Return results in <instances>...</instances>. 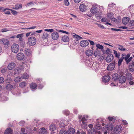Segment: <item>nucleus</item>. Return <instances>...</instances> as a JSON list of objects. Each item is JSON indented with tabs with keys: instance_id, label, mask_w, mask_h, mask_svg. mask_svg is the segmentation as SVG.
Returning a JSON list of instances; mask_svg holds the SVG:
<instances>
[{
	"instance_id": "1",
	"label": "nucleus",
	"mask_w": 134,
	"mask_h": 134,
	"mask_svg": "<svg viewBox=\"0 0 134 134\" xmlns=\"http://www.w3.org/2000/svg\"><path fill=\"white\" fill-rule=\"evenodd\" d=\"M28 43L31 46L35 45L36 43V38L34 37H30L29 39Z\"/></svg>"
},
{
	"instance_id": "2",
	"label": "nucleus",
	"mask_w": 134,
	"mask_h": 134,
	"mask_svg": "<svg viewBox=\"0 0 134 134\" xmlns=\"http://www.w3.org/2000/svg\"><path fill=\"white\" fill-rule=\"evenodd\" d=\"M11 49L13 52L16 53L19 49V47L18 44H14L12 46Z\"/></svg>"
},
{
	"instance_id": "3",
	"label": "nucleus",
	"mask_w": 134,
	"mask_h": 134,
	"mask_svg": "<svg viewBox=\"0 0 134 134\" xmlns=\"http://www.w3.org/2000/svg\"><path fill=\"white\" fill-rule=\"evenodd\" d=\"M97 5L96 4L93 5L92 6L90 10V12L91 13L93 14H96L98 11H99V9L97 7Z\"/></svg>"
},
{
	"instance_id": "4",
	"label": "nucleus",
	"mask_w": 134,
	"mask_h": 134,
	"mask_svg": "<svg viewBox=\"0 0 134 134\" xmlns=\"http://www.w3.org/2000/svg\"><path fill=\"white\" fill-rule=\"evenodd\" d=\"M115 62L113 61L112 62L109 64L108 66L107 69L109 71H111L114 70L115 68Z\"/></svg>"
},
{
	"instance_id": "5",
	"label": "nucleus",
	"mask_w": 134,
	"mask_h": 134,
	"mask_svg": "<svg viewBox=\"0 0 134 134\" xmlns=\"http://www.w3.org/2000/svg\"><path fill=\"white\" fill-rule=\"evenodd\" d=\"M122 130V127L121 125H117L115 127L114 130L115 133L119 134L120 133Z\"/></svg>"
},
{
	"instance_id": "6",
	"label": "nucleus",
	"mask_w": 134,
	"mask_h": 134,
	"mask_svg": "<svg viewBox=\"0 0 134 134\" xmlns=\"http://www.w3.org/2000/svg\"><path fill=\"white\" fill-rule=\"evenodd\" d=\"M121 18L120 16H119L118 17V19H116L115 18L113 17L112 18L111 20L113 21L117 24H119L121 22Z\"/></svg>"
},
{
	"instance_id": "7",
	"label": "nucleus",
	"mask_w": 134,
	"mask_h": 134,
	"mask_svg": "<svg viewBox=\"0 0 134 134\" xmlns=\"http://www.w3.org/2000/svg\"><path fill=\"white\" fill-rule=\"evenodd\" d=\"M110 79V77L108 75L104 76L102 78V81L105 83L109 82Z\"/></svg>"
},
{
	"instance_id": "8",
	"label": "nucleus",
	"mask_w": 134,
	"mask_h": 134,
	"mask_svg": "<svg viewBox=\"0 0 134 134\" xmlns=\"http://www.w3.org/2000/svg\"><path fill=\"white\" fill-rule=\"evenodd\" d=\"M89 44L88 41L86 40H83L81 42L80 46L83 47H85Z\"/></svg>"
},
{
	"instance_id": "9",
	"label": "nucleus",
	"mask_w": 134,
	"mask_h": 134,
	"mask_svg": "<svg viewBox=\"0 0 134 134\" xmlns=\"http://www.w3.org/2000/svg\"><path fill=\"white\" fill-rule=\"evenodd\" d=\"M113 58L114 56L113 55L111 54H109L106 58L105 60L107 63H109L113 60Z\"/></svg>"
},
{
	"instance_id": "10",
	"label": "nucleus",
	"mask_w": 134,
	"mask_h": 134,
	"mask_svg": "<svg viewBox=\"0 0 134 134\" xmlns=\"http://www.w3.org/2000/svg\"><path fill=\"white\" fill-rule=\"evenodd\" d=\"M130 20V19L129 17H125L122 19V22L124 24L126 25L129 23Z\"/></svg>"
},
{
	"instance_id": "11",
	"label": "nucleus",
	"mask_w": 134,
	"mask_h": 134,
	"mask_svg": "<svg viewBox=\"0 0 134 134\" xmlns=\"http://www.w3.org/2000/svg\"><path fill=\"white\" fill-rule=\"evenodd\" d=\"M51 36L52 39L54 40H57L59 37L58 34L56 32H53Z\"/></svg>"
},
{
	"instance_id": "12",
	"label": "nucleus",
	"mask_w": 134,
	"mask_h": 134,
	"mask_svg": "<svg viewBox=\"0 0 134 134\" xmlns=\"http://www.w3.org/2000/svg\"><path fill=\"white\" fill-rule=\"evenodd\" d=\"M0 42L2 43L4 45H8L9 43L8 40L5 38L0 39Z\"/></svg>"
},
{
	"instance_id": "13",
	"label": "nucleus",
	"mask_w": 134,
	"mask_h": 134,
	"mask_svg": "<svg viewBox=\"0 0 134 134\" xmlns=\"http://www.w3.org/2000/svg\"><path fill=\"white\" fill-rule=\"evenodd\" d=\"M24 54L22 53H19L17 55V59L19 60H22L24 57Z\"/></svg>"
},
{
	"instance_id": "14",
	"label": "nucleus",
	"mask_w": 134,
	"mask_h": 134,
	"mask_svg": "<svg viewBox=\"0 0 134 134\" xmlns=\"http://www.w3.org/2000/svg\"><path fill=\"white\" fill-rule=\"evenodd\" d=\"M113 125L112 123L109 122L105 126V128L108 130H112L113 129Z\"/></svg>"
},
{
	"instance_id": "15",
	"label": "nucleus",
	"mask_w": 134,
	"mask_h": 134,
	"mask_svg": "<svg viewBox=\"0 0 134 134\" xmlns=\"http://www.w3.org/2000/svg\"><path fill=\"white\" fill-rule=\"evenodd\" d=\"M119 82L122 83H124L126 81V79L125 77L123 76H121L118 77Z\"/></svg>"
},
{
	"instance_id": "16",
	"label": "nucleus",
	"mask_w": 134,
	"mask_h": 134,
	"mask_svg": "<svg viewBox=\"0 0 134 134\" xmlns=\"http://www.w3.org/2000/svg\"><path fill=\"white\" fill-rule=\"evenodd\" d=\"M79 9L80 11L82 12H85L87 10V7L83 4H81L79 6Z\"/></svg>"
},
{
	"instance_id": "17",
	"label": "nucleus",
	"mask_w": 134,
	"mask_h": 134,
	"mask_svg": "<svg viewBox=\"0 0 134 134\" xmlns=\"http://www.w3.org/2000/svg\"><path fill=\"white\" fill-rule=\"evenodd\" d=\"M129 70L130 71L133 72L134 71V62H132L130 63L129 66Z\"/></svg>"
},
{
	"instance_id": "18",
	"label": "nucleus",
	"mask_w": 134,
	"mask_h": 134,
	"mask_svg": "<svg viewBox=\"0 0 134 134\" xmlns=\"http://www.w3.org/2000/svg\"><path fill=\"white\" fill-rule=\"evenodd\" d=\"M16 86V84L13 86L11 85L7 84L6 86L7 90L10 91L12 88H14Z\"/></svg>"
},
{
	"instance_id": "19",
	"label": "nucleus",
	"mask_w": 134,
	"mask_h": 134,
	"mask_svg": "<svg viewBox=\"0 0 134 134\" xmlns=\"http://www.w3.org/2000/svg\"><path fill=\"white\" fill-rule=\"evenodd\" d=\"M39 132L40 134H46L47 131L45 128L43 127L40 128L39 130Z\"/></svg>"
},
{
	"instance_id": "20",
	"label": "nucleus",
	"mask_w": 134,
	"mask_h": 134,
	"mask_svg": "<svg viewBox=\"0 0 134 134\" xmlns=\"http://www.w3.org/2000/svg\"><path fill=\"white\" fill-rule=\"evenodd\" d=\"M15 65V64L14 63H10L8 65V68L9 70H12L14 68Z\"/></svg>"
},
{
	"instance_id": "21",
	"label": "nucleus",
	"mask_w": 134,
	"mask_h": 134,
	"mask_svg": "<svg viewBox=\"0 0 134 134\" xmlns=\"http://www.w3.org/2000/svg\"><path fill=\"white\" fill-rule=\"evenodd\" d=\"M85 53L86 55L89 57L92 55L93 52L92 50L91 49H88L86 51Z\"/></svg>"
},
{
	"instance_id": "22",
	"label": "nucleus",
	"mask_w": 134,
	"mask_h": 134,
	"mask_svg": "<svg viewBox=\"0 0 134 134\" xmlns=\"http://www.w3.org/2000/svg\"><path fill=\"white\" fill-rule=\"evenodd\" d=\"M96 13V16L97 18L100 19L102 17L101 16L102 14V12H101V10H99Z\"/></svg>"
},
{
	"instance_id": "23",
	"label": "nucleus",
	"mask_w": 134,
	"mask_h": 134,
	"mask_svg": "<svg viewBox=\"0 0 134 134\" xmlns=\"http://www.w3.org/2000/svg\"><path fill=\"white\" fill-rule=\"evenodd\" d=\"M25 53L27 56H29L31 54V51L30 49L25 48Z\"/></svg>"
},
{
	"instance_id": "24",
	"label": "nucleus",
	"mask_w": 134,
	"mask_h": 134,
	"mask_svg": "<svg viewBox=\"0 0 134 134\" xmlns=\"http://www.w3.org/2000/svg\"><path fill=\"white\" fill-rule=\"evenodd\" d=\"M49 129L50 130L54 131L56 129V127L54 124H51L49 126Z\"/></svg>"
},
{
	"instance_id": "25",
	"label": "nucleus",
	"mask_w": 134,
	"mask_h": 134,
	"mask_svg": "<svg viewBox=\"0 0 134 134\" xmlns=\"http://www.w3.org/2000/svg\"><path fill=\"white\" fill-rule=\"evenodd\" d=\"M30 86L32 90H33L36 88L37 85L35 83L32 82L30 83Z\"/></svg>"
},
{
	"instance_id": "26",
	"label": "nucleus",
	"mask_w": 134,
	"mask_h": 134,
	"mask_svg": "<svg viewBox=\"0 0 134 134\" xmlns=\"http://www.w3.org/2000/svg\"><path fill=\"white\" fill-rule=\"evenodd\" d=\"M12 130L10 128H8L5 131L4 134H12Z\"/></svg>"
},
{
	"instance_id": "27",
	"label": "nucleus",
	"mask_w": 134,
	"mask_h": 134,
	"mask_svg": "<svg viewBox=\"0 0 134 134\" xmlns=\"http://www.w3.org/2000/svg\"><path fill=\"white\" fill-rule=\"evenodd\" d=\"M75 131V130L74 129L71 128L68 129L67 133L69 134H74Z\"/></svg>"
},
{
	"instance_id": "28",
	"label": "nucleus",
	"mask_w": 134,
	"mask_h": 134,
	"mask_svg": "<svg viewBox=\"0 0 134 134\" xmlns=\"http://www.w3.org/2000/svg\"><path fill=\"white\" fill-rule=\"evenodd\" d=\"M62 40L64 42H67L69 41V38L67 36L64 35L62 37Z\"/></svg>"
},
{
	"instance_id": "29",
	"label": "nucleus",
	"mask_w": 134,
	"mask_h": 134,
	"mask_svg": "<svg viewBox=\"0 0 134 134\" xmlns=\"http://www.w3.org/2000/svg\"><path fill=\"white\" fill-rule=\"evenodd\" d=\"M6 10H10L11 12V13L14 15H16L18 13V12L16 11L13 9L8 8H5L3 9L4 11Z\"/></svg>"
},
{
	"instance_id": "30",
	"label": "nucleus",
	"mask_w": 134,
	"mask_h": 134,
	"mask_svg": "<svg viewBox=\"0 0 134 134\" xmlns=\"http://www.w3.org/2000/svg\"><path fill=\"white\" fill-rule=\"evenodd\" d=\"M118 75L117 74H114L113 75L112 77V80L113 81H116L118 80Z\"/></svg>"
},
{
	"instance_id": "31",
	"label": "nucleus",
	"mask_w": 134,
	"mask_h": 134,
	"mask_svg": "<svg viewBox=\"0 0 134 134\" xmlns=\"http://www.w3.org/2000/svg\"><path fill=\"white\" fill-rule=\"evenodd\" d=\"M126 75L127 78L129 80H132V74L130 73L127 72L126 73Z\"/></svg>"
},
{
	"instance_id": "32",
	"label": "nucleus",
	"mask_w": 134,
	"mask_h": 134,
	"mask_svg": "<svg viewBox=\"0 0 134 134\" xmlns=\"http://www.w3.org/2000/svg\"><path fill=\"white\" fill-rule=\"evenodd\" d=\"M49 35L47 33L44 32L43 33V34L42 37V38L43 39H47Z\"/></svg>"
},
{
	"instance_id": "33",
	"label": "nucleus",
	"mask_w": 134,
	"mask_h": 134,
	"mask_svg": "<svg viewBox=\"0 0 134 134\" xmlns=\"http://www.w3.org/2000/svg\"><path fill=\"white\" fill-rule=\"evenodd\" d=\"M114 15V14L111 12H110L109 13H108L107 14V18L109 19H111L112 18L111 17Z\"/></svg>"
},
{
	"instance_id": "34",
	"label": "nucleus",
	"mask_w": 134,
	"mask_h": 134,
	"mask_svg": "<svg viewBox=\"0 0 134 134\" xmlns=\"http://www.w3.org/2000/svg\"><path fill=\"white\" fill-rule=\"evenodd\" d=\"M89 134H95L96 130L95 129H90L88 130Z\"/></svg>"
},
{
	"instance_id": "35",
	"label": "nucleus",
	"mask_w": 134,
	"mask_h": 134,
	"mask_svg": "<svg viewBox=\"0 0 134 134\" xmlns=\"http://www.w3.org/2000/svg\"><path fill=\"white\" fill-rule=\"evenodd\" d=\"M22 6L21 4H16L15 5V9L16 10L21 8Z\"/></svg>"
},
{
	"instance_id": "36",
	"label": "nucleus",
	"mask_w": 134,
	"mask_h": 134,
	"mask_svg": "<svg viewBox=\"0 0 134 134\" xmlns=\"http://www.w3.org/2000/svg\"><path fill=\"white\" fill-rule=\"evenodd\" d=\"M73 36L76 39V40L77 41L82 38V37L76 35L75 34H74V35H73Z\"/></svg>"
},
{
	"instance_id": "37",
	"label": "nucleus",
	"mask_w": 134,
	"mask_h": 134,
	"mask_svg": "<svg viewBox=\"0 0 134 134\" xmlns=\"http://www.w3.org/2000/svg\"><path fill=\"white\" fill-rule=\"evenodd\" d=\"M5 81L7 83H8L9 84H13V80L10 78H8Z\"/></svg>"
},
{
	"instance_id": "38",
	"label": "nucleus",
	"mask_w": 134,
	"mask_h": 134,
	"mask_svg": "<svg viewBox=\"0 0 134 134\" xmlns=\"http://www.w3.org/2000/svg\"><path fill=\"white\" fill-rule=\"evenodd\" d=\"M118 46L119 47L118 48V49L121 51H123L126 50V48H124L123 46L119 45Z\"/></svg>"
},
{
	"instance_id": "39",
	"label": "nucleus",
	"mask_w": 134,
	"mask_h": 134,
	"mask_svg": "<svg viewBox=\"0 0 134 134\" xmlns=\"http://www.w3.org/2000/svg\"><path fill=\"white\" fill-rule=\"evenodd\" d=\"M81 126L82 128L84 129H86L87 126L86 122H85V123L82 122V124H81Z\"/></svg>"
},
{
	"instance_id": "40",
	"label": "nucleus",
	"mask_w": 134,
	"mask_h": 134,
	"mask_svg": "<svg viewBox=\"0 0 134 134\" xmlns=\"http://www.w3.org/2000/svg\"><path fill=\"white\" fill-rule=\"evenodd\" d=\"M21 80V78L19 76L16 77L14 79V81L16 82H20Z\"/></svg>"
},
{
	"instance_id": "41",
	"label": "nucleus",
	"mask_w": 134,
	"mask_h": 134,
	"mask_svg": "<svg viewBox=\"0 0 134 134\" xmlns=\"http://www.w3.org/2000/svg\"><path fill=\"white\" fill-rule=\"evenodd\" d=\"M22 78L24 79H27L29 77V76L27 74H24L21 76Z\"/></svg>"
},
{
	"instance_id": "42",
	"label": "nucleus",
	"mask_w": 134,
	"mask_h": 134,
	"mask_svg": "<svg viewBox=\"0 0 134 134\" xmlns=\"http://www.w3.org/2000/svg\"><path fill=\"white\" fill-rule=\"evenodd\" d=\"M124 59V57H121L119 59L118 63V65L119 66H120Z\"/></svg>"
},
{
	"instance_id": "43",
	"label": "nucleus",
	"mask_w": 134,
	"mask_h": 134,
	"mask_svg": "<svg viewBox=\"0 0 134 134\" xmlns=\"http://www.w3.org/2000/svg\"><path fill=\"white\" fill-rule=\"evenodd\" d=\"M68 133L66 131L64 130H61L59 132V134H67Z\"/></svg>"
},
{
	"instance_id": "44",
	"label": "nucleus",
	"mask_w": 134,
	"mask_h": 134,
	"mask_svg": "<svg viewBox=\"0 0 134 134\" xmlns=\"http://www.w3.org/2000/svg\"><path fill=\"white\" fill-rule=\"evenodd\" d=\"M26 83L25 82H22L20 83L19 84V86L20 87L23 88L25 87Z\"/></svg>"
},
{
	"instance_id": "45",
	"label": "nucleus",
	"mask_w": 134,
	"mask_h": 134,
	"mask_svg": "<svg viewBox=\"0 0 134 134\" xmlns=\"http://www.w3.org/2000/svg\"><path fill=\"white\" fill-rule=\"evenodd\" d=\"M76 134H86V133L82 130H77Z\"/></svg>"
},
{
	"instance_id": "46",
	"label": "nucleus",
	"mask_w": 134,
	"mask_h": 134,
	"mask_svg": "<svg viewBox=\"0 0 134 134\" xmlns=\"http://www.w3.org/2000/svg\"><path fill=\"white\" fill-rule=\"evenodd\" d=\"M114 51L115 56L117 58H119L120 55V53L119 52L118 53L115 50H114Z\"/></svg>"
},
{
	"instance_id": "47",
	"label": "nucleus",
	"mask_w": 134,
	"mask_h": 134,
	"mask_svg": "<svg viewBox=\"0 0 134 134\" xmlns=\"http://www.w3.org/2000/svg\"><path fill=\"white\" fill-rule=\"evenodd\" d=\"M98 49H97L96 50L97 51ZM99 52H98L97 51H96L95 52H94V55L95 56V57H96L98 56H99Z\"/></svg>"
},
{
	"instance_id": "48",
	"label": "nucleus",
	"mask_w": 134,
	"mask_h": 134,
	"mask_svg": "<svg viewBox=\"0 0 134 134\" xmlns=\"http://www.w3.org/2000/svg\"><path fill=\"white\" fill-rule=\"evenodd\" d=\"M109 121H112L113 122H114L115 119L113 117H110L109 116L108 118Z\"/></svg>"
},
{
	"instance_id": "49",
	"label": "nucleus",
	"mask_w": 134,
	"mask_h": 134,
	"mask_svg": "<svg viewBox=\"0 0 134 134\" xmlns=\"http://www.w3.org/2000/svg\"><path fill=\"white\" fill-rule=\"evenodd\" d=\"M86 120V119L85 118V116H84L81 119V120H79V122H81V121L82 122H83V123H85V122H86L85 121Z\"/></svg>"
},
{
	"instance_id": "50",
	"label": "nucleus",
	"mask_w": 134,
	"mask_h": 134,
	"mask_svg": "<svg viewBox=\"0 0 134 134\" xmlns=\"http://www.w3.org/2000/svg\"><path fill=\"white\" fill-rule=\"evenodd\" d=\"M10 30L9 28H5L2 29L1 31L2 32H4Z\"/></svg>"
},
{
	"instance_id": "51",
	"label": "nucleus",
	"mask_w": 134,
	"mask_h": 134,
	"mask_svg": "<svg viewBox=\"0 0 134 134\" xmlns=\"http://www.w3.org/2000/svg\"><path fill=\"white\" fill-rule=\"evenodd\" d=\"M96 46L98 48L101 49H102L103 48V46L102 45L99 44H97Z\"/></svg>"
},
{
	"instance_id": "52",
	"label": "nucleus",
	"mask_w": 134,
	"mask_h": 134,
	"mask_svg": "<svg viewBox=\"0 0 134 134\" xmlns=\"http://www.w3.org/2000/svg\"><path fill=\"white\" fill-rule=\"evenodd\" d=\"M124 59L127 64H129L131 61V60L129 58H124Z\"/></svg>"
},
{
	"instance_id": "53",
	"label": "nucleus",
	"mask_w": 134,
	"mask_h": 134,
	"mask_svg": "<svg viewBox=\"0 0 134 134\" xmlns=\"http://www.w3.org/2000/svg\"><path fill=\"white\" fill-rule=\"evenodd\" d=\"M64 2L66 6H68L69 5V3L68 2V0H64Z\"/></svg>"
},
{
	"instance_id": "54",
	"label": "nucleus",
	"mask_w": 134,
	"mask_h": 134,
	"mask_svg": "<svg viewBox=\"0 0 134 134\" xmlns=\"http://www.w3.org/2000/svg\"><path fill=\"white\" fill-rule=\"evenodd\" d=\"M3 9V10L2 11L3 12H4V13L5 14L9 15V14H10V12L9 11H6L7 10H6L4 11L3 10V9Z\"/></svg>"
},
{
	"instance_id": "55",
	"label": "nucleus",
	"mask_w": 134,
	"mask_h": 134,
	"mask_svg": "<svg viewBox=\"0 0 134 134\" xmlns=\"http://www.w3.org/2000/svg\"><path fill=\"white\" fill-rule=\"evenodd\" d=\"M45 31H47V32H52L54 31V30L53 29H45Z\"/></svg>"
},
{
	"instance_id": "56",
	"label": "nucleus",
	"mask_w": 134,
	"mask_h": 134,
	"mask_svg": "<svg viewBox=\"0 0 134 134\" xmlns=\"http://www.w3.org/2000/svg\"><path fill=\"white\" fill-rule=\"evenodd\" d=\"M129 25H134V20H130L129 23Z\"/></svg>"
},
{
	"instance_id": "57",
	"label": "nucleus",
	"mask_w": 134,
	"mask_h": 134,
	"mask_svg": "<svg viewBox=\"0 0 134 134\" xmlns=\"http://www.w3.org/2000/svg\"><path fill=\"white\" fill-rule=\"evenodd\" d=\"M25 123V121H21L19 123V125H22Z\"/></svg>"
},
{
	"instance_id": "58",
	"label": "nucleus",
	"mask_w": 134,
	"mask_h": 134,
	"mask_svg": "<svg viewBox=\"0 0 134 134\" xmlns=\"http://www.w3.org/2000/svg\"><path fill=\"white\" fill-rule=\"evenodd\" d=\"M20 69L18 68H16L14 69L15 71L16 72H18V73H19L20 71Z\"/></svg>"
},
{
	"instance_id": "59",
	"label": "nucleus",
	"mask_w": 134,
	"mask_h": 134,
	"mask_svg": "<svg viewBox=\"0 0 134 134\" xmlns=\"http://www.w3.org/2000/svg\"><path fill=\"white\" fill-rule=\"evenodd\" d=\"M27 5L28 6L30 5H34V3L32 1L28 3L27 4Z\"/></svg>"
},
{
	"instance_id": "60",
	"label": "nucleus",
	"mask_w": 134,
	"mask_h": 134,
	"mask_svg": "<svg viewBox=\"0 0 134 134\" xmlns=\"http://www.w3.org/2000/svg\"><path fill=\"white\" fill-rule=\"evenodd\" d=\"M111 30H114L115 31H122V30L118 29H114V28H111Z\"/></svg>"
},
{
	"instance_id": "61",
	"label": "nucleus",
	"mask_w": 134,
	"mask_h": 134,
	"mask_svg": "<svg viewBox=\"0 0 134 134\" xmlns=\"http://www.w3.org/2000/svg\"><path fill=\"white\" fill-rule=\"evenodd\" d=\"M59 31L60 32H62L64 33H65L67 34H69V33L68 32L63 30H60L59 31Z\"/></svg>"
},
{
	"instance_id": "62",
	"label": "nucleus",
	"mask_w": 134,
	"mask_h": 134,
	"mask_svg": "<svg viewBox=\"0 0 134 134\" xmlns=\"http://www.w3.org/2000/svg\"><path fill=\"white\" fill-rule=\"evenodd\" d=\"M4 81V79L2 77H0V83L3 82Z\"/></svg>"
},
{
	"instance_id": "63",
	"label": "nucleus",
	"mask_w": 134,
	"mask_h": 134,
	"mask_svg": "<svg viewBox=\"0 0 134 134\" xmlns=\"http://www.w3.org/2000/svg\"><path fill=\"white\" fill-rule=\"evenodd\" d=\"M114 4H114V3H113L111 4H109L108 5V7L110 8H111Z\"/></svg>"
},
{
	"instance_id": "64",
	"label": "nucleus",
	"mask_w": 134,
	"mask_h": 134,
	"mask_svg": "<svg viewBox=\"0 0 134 134\" xmlns=\"http://www.w3.org/2000/svg\"><path fill=\"white\" fill-rule=\"evenodd\" d=\"M23 34H19L16 36V37L17 38H19L21 36H23Z\"/></svg>"
}]
</instances>
